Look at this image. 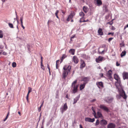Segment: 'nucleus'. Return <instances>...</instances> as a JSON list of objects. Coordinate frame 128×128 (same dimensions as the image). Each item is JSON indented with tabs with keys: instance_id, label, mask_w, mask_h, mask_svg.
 <instances>
[{
	"instance_id": "obj_60",
	"label": "nucleus",
	"mask_w": 128,
	"mask_h": 128,
	"mask_svg": "<svg viewBox=\"0 0 128 128\" xmlns=\"http://www.w3.org/2000/svg\"><path fill=\"white\" fill-rule=\"evenodd\" d=\"M44 101H43L42 102V104H41V105H40V107H41V108L42 107V106L43 104H44Z\"/></svg>"
},
{
	"instance_id": "obj_28",
	"label": "nucleus",
	"mask_w": 128,
	"mask_h": 128,
	"mask_svg": "<svg viewBox=\"0 0 128 128\" xmlns=\"http://www.w3.org/2000/svg\"><path fill=\"white\" fill-rule=\"evenodd\" d=\"M66 57V56L64 54L62 55V57L60 63H61L63 61V60Z\"/></svg>"
},
{
	"instance_id": "obj_1",
	"label": "nucleus",
	"mask_w": 128,
	"mask_h": 128,
	"mask_svg": "<svg viewBox=\"0 0 128 128\" xmlns=\"http://www.w3.org/2000/svg\"><path fill=\"white\" fill-rule=\"evenodd\" d=\"M118 88H116L118 90V92H119V95H116V98L118 99H120L122 97L124 99L127 98V96H126L125 92L122 86L119 87Z\"/></svg>"
},
{
	"instance_id": "obj_37",
	"label": "nucleus",
	"mask_w": 128,
	"mask_h": 128,
	"mask_svg": "<svg viewBox=\"0 0 128 128\" xmlns=\"http://www.w3.org/2000/svg\"><path fill=\"white\" fill-rule=\"evenodd\" d=\"M16 64L15 62H13L12 64V66L14 67V68L16 67Z\"/></svg>"
},
{
	"instance_id": "obj_25",
	"label": "nucleus",
	"mask_w": 128,
	"mask_h": 128,
	"mask_svg": "<svg viewBox=\"0 0 128 128\" xmlns=\"http://www.w3.org/2000/svg\"><path fill=\"white\" fill-rule=\"evenodd\" d=\"M97 115L98 116V117H97L98 118H101L103 117L101 113L100 112H97Z\"/></svg>"
},
{
	"instance_id": "obj_40",
	"label": "nucleus",
	"mask_w": 128,
	"mask_h": 128,
	"mask_svg": "<svg viewBox=\"0 0 128 128\" xmlns=\"http://www.w3.org/2000/svg\"><path fill=\"white\" fill-rule=\"evenodd\" d=\"M28 88V93H30V92H31L32 91V88H31L30 87H29Z\"/></svg>"
},
{
	"instance_id": "obj_16",
	"label": "nucleus",
	"mask_w": 128,
	"mask_h": 128,
	"mask_svg": "<svg viewBox=\"0 0 128 128\" xmlns=\"http://www.w3.org/2000/svg\"><path fill=\"white\" fill-rule=\"evenodd\" d=\"M114 98L113 97H108L106 102L108 103H110L112 102Z\"/></svg>"
},
{
	"instance_id": "obj_59",
	"label": "nucleus",
	"mask_w": 128,
	"mask_h": 128,
	"mask_svg": "<svg viewBox=\"0 0 128 128\" xmlns=\"http://www.w3.org/2000/svg\"><path fill=\"white\" fill-rule=\"evenodd\" d=\"M41 107H40L38 109V110L39 112H40V111L41 110Z\"/></svg>"
},
{
	"instance_id": "obj_5",
	"label": "nucleus",
	"mask_w": 128,
	"mask_h": 128,
	"mask_svg": "<svg viewBox=\"0 0 128 128\" xmlns=\"http://www.w3.org/2000/svg\"><path fill=\"white\" fill-rule=\"evenodd\" d=\"M68 107L66 103L64 104V105L62 106L60 108V110L62 114L66 111L68 109Z\"/></svg>"
},
{
	"instance_id": "obj_61",
	"label": "nucleus",
	"mask_w": 128,
	"mask_h": 128,
	"mask_svg": "<svg viewBox=\"0 0 128 128\" xmlns=\"http://www.w3.org/2000/svg\"><path fill=\"white\" fill-rule=\"evenodd\" d=\"M75 36V35H74V36H72L71 38V40L72 39L74 38Z\"/></svg>"
},
{
	"instance_id": "obj_8",
	"label": "nucleus",
	"mask_w": 128,
	"mask_h": 128,
	"mask_svg": "<svg viewBox=\"0 0 128 128\" xmlns=\"http://www.w3.org/2000/svg\"><path fill=\"white\" fill-rule=\"evenodd\" d=\"M90 79V77H84L82 78V81L84 82V83L85 84H86L89 81Z\"/></svg>"
},
{
	"instance_id": "obj_30",
	"label": "nucleus",
	"mask_w": 128,
	"mask_h": 128,
	"mask_svg": "<svg viewBox=\"0 0 128 128\" xmlns=\"http://www.w3.org/2000/svg\"><path fill=\"white\" fill-rule=\"evenodd\" d=\"M79 16L82 17L81 18H83L84 16V14L82 12H81L79 13Z\"/></svg>"
},
{
	"instance_id": "obj_33",
	"label": "nucleus",
	"mask_w": 128,
	"mask_h": 128,
	"mask_svg": "<svg viewBox=\"0 0 128 128\" xmlns=\"http://www.w3.org/2000/svg\"><path fill=\"white\" fill-rule=\"evenodd\" d=\"M53 22L50 19H49L48 22L47 24L48 26H49V23H53Z\"/></svg>"
},
{
	"instance_id": "obj_27",
	"label": "nucleus",
	"mask_w": 128,
	"mask_h": 128,
	"mask_svg": "<svg viewBox=\"0 0 128 128\" xmlns=\"http://www.w3.org/2000/svg\"><path fill=\"white\" fill-rule=\"evenodd\" d=\"M103 9L105 10L106 12L108 11V9L107 8V6L106 5H104L103 6Z\"/></svg>"
},
{
	"instance_id": "obj_17",
	"label": "nucleus",
	"mask_w": 128,
	"mask_h": 128,
	"mask_svg": "<svg viewBox=\"0 0 128 128\" xmlns=\"http://www.w3.org/2000/svg\"><path fill=\"white\" fill-rule=\"evenodd\" d=\"M98 32L99 35L102 36L104 34L102 32V29L101 28H99L98 29Z\"/></svg>"
},
{
	"instance_id": "obj_29",
	"label": "nucleus",
	"mask_w": 128,
	"mask_h": 128,
	"mask_svg": "<svg viewBox=\"0 0 128 128\" xmlns=\"http://www.w3.org/2000/svg\"><path fill=\"white\" fill-rule=\"evenodd\" d=\"M83 20V18H80V20H79L80 22H87L88 21V20Z\"/></svg>"
},
{
	"instance_id": "obj_6",
	"label": "nucleus",
	"mask_w": 128,
	"mask_h": 128,
	"mask_svg": "<svg viewBox=\"0 0 128 128\" xmlns=\"http://www.w3.org/2000/svg\"><path fill=\"white\" fill-rule=\"evenodd\" d=\"M99 107L101 109L107 112H108L109 109L108 107L103 104L100 105L99 106Z\"/></svg>"
},
{
	"instance_id": "obj_55",
	"label": "nucleus",
	"mask_w": 128,
	"mask_h": 128,
	"mask_svg": "<svg viewBox=\"0 0 128 128\" xmlns=\"http://www.w3.org/2000/svg\"><path fill=\"white\" fill-rule=\"evenodd\" d=\"M92 110L93 112H94L95 111L94 108L93 106L92 107Z\"/></svg>"
},
{
	"instance_id": "obj_50",
	"label": "nucleus",
	"mask_w": 128,
	"mask_h": 128,
	"mask_svg": "<svg viewBox=\"0 0 128 128\" xmlns=\"http://www.w3.org/2000/svg\"><path fill=\"white\" fill-rule=\"evenodd\" d=\"M41 68H42L44 70V66H43V64H42V66L41 64Z\"/></svg>"
},
{
	"instance_id": "obj_44",
	"label": "nucleus",
	"mask_w": 128,
	"mask_h": 128,
	"mask_svg": "<svg viewBox=\"0 0 128 128\" xmlns=\"http://www.w3.org/2000/svg\"><path fill=\"white\" fill-rule=\"evenodd\" d=\"M114 32H109L108 33V35L111 34L112 36L114 35Z\"/></svg>"
},
{
	"instance_id": "obj_41",
	"label": "nucleus",
	"mask_w": 128,
	"mask_h": 128,
	"mask_svg": "<svg viewBox=\"0 0 128 128\" xmlns=\"http://www.w3.org/2000/svg\"><path fill=\"white\" fill-rule=\"evenodd\" d=\"M110 16V14H108L105 16V18L106 19L108 20Z\"/></svg>"
},
{
	"instance_id": "obj_45",
	"label": "nucleus",
	"mask_w": 128,
	"mask_h": 128,
	"mask_svg": "<svg viewBox=\"0 0 128 128\" xmlns=\"http://www.w3.org/2000/svg\"><path fill=\"white\" fill-rule=\"evenodd\" d=\"M113 38H109L108 39V41L109 42H110L113 39Z\"/></svg>"
},
{
	"instance_id": "obj_4",
	"label": "nucleus",
	"mask_w": 128,
	"mask_h": 128,
	"mask_svg": "<svg viewBox=\"0 0 128 128\" xmlns=\"http://www.w3.org/2000/svg\"><path fill=\"white\" fill-rule=\"evenodd\" d=\"M76 82L77 80H76L73 82L72 84V87L73 88L72 92L74 94H75L76 93L78 90V85L75 84L76 83Z\"/></svg>"
},
{
	"instance_id": "obj_48",
	"label": "nucleus",
	"mask_w": 128,
	"mask_h": 128,
	"mask_svg": "<svg viewBox=\"0 0 128 128\" xmlns=\"http://www.w3.org/2000/svg\"><path fill=\"white\" fill-rule=\"evenodd\" d=\"M60 60H58L56 61V66H58V64L57 63L58 62H59Z\"/></svg>"
},
{
	"instance_id": "obj_31",
	"label": "nucleus",
	"mask_w": 128,
	"mask_h": 128,
	"mask_svg": "<svg viewBox=\"0 0 128 128\" xmlns=\"http://www.w3.org/2000/svg\"><path fill=\"white\" fill-rule=\"evenodd\" d=\"M126 54V52L125 50L124 51H123L120 54V56L121 57H122L123 56H124Z\"/></svg>"
},
{
	"instance_id": "obj_23",
	"label": "nucleus",
	"mask_w": 128,
	"mask_h": 128,
	"mask_svg": "<svg viewBox=\"0 0 128 128\" xmlns=\"http://www.w3.org/2000/svg\"><path fill=\"white\" fill-rule=\"evenodd\" d=\"M83 10L84 12L86 13L88 11V8L85 6H84L83 8Z\"/></svg>"
},
{
	"instance_id": "obj_62",
	"label": "nucleus",
	"mask_w": 128,
	"mask_h": 128,
	"mask_svg": "<svg viewBox=\"0 0 128 128\" xmlns=\"http://www.w3.org/2000/svg\"><path fill=\"white\" fill-rule=\"evenodd\" d=\"M80 128H83L82 127L81 124L80 125Z\"/></svg>"
},
{
	"instance_id": "obj_49",
	"label": "nucleus",
	"mask_w": 128,
	"mask_h": 128,
	"mask_svg": "<svg viewBox=\"0 0 128 128\" xmlns=\"http://www.w3.org/2000/svg\"><path fill=\"white\" fill-rule=\"evenodd\" d=\"M47 67L48 68V70H50V68L49 67V66L48 64L47 65Z\"/></svg>"
},
{
	"instance_id": "obj_35",
	"label": "nucleus",
	"mask_w": 128,
	"mask_h": 128,
	"mask_svg": "<svg viewBox=\"0 0 128 128\" xmlns=\"http://www.w3.org/2000/svg\"><path fill=\"white\" fill-rule=\"evenodd\" d=\"M100 122H99V120H98L97 119L96 121V122L95 123V125L96 126H98V125L100 123Z\"/></svg>"
},
{
	"instance_id": "obj_15",
	"label": "nucleus",
	"mask_w": 128,
	"mask_h": 128,
	"mask_svg": "<svg viewBox=\"0 0 128 128\" xmlns=\"http://www.w3.org/2000/svg\"><path fill=\"white\" fill-rule=\"evenodd\" d=\"M112 72L111 70H110L108 72L107 74V76L110 78H112Z\"/></svg>"
},
{
	"instance_id": "obj_18",
	"label": "nucleus",
	"mask_w": 128,
	"mask_h": 128,
	"mask_svg": "<svg viewBox=\"0 0 128 128\" xmlns=\"http://www.w3.org/2000/svg\"><path fill=\"white\" fill-rule=\"evenodd\" d=\"M80 98V95L77 96L74 99V102L73 104H74L76 103L77 102V101L79 100Z\"/></svg>"
},
{
	"instance_id": "obj_22",
	"label": "nucleus",
	"mask_w": 128,
	"mask_h": 128,
	"mask_svg": "<svg viewBox=\"0 0 128 128\" xmlns=\"http://www.w3.org/2000/svg\"><path fill=\"white\" fill-rule=\"evenodd\" d=\"M86 65L85 62L83 60L82 61V63L80 66V68H84Z\"/></svg>"
},
{
	"instance_id": "obj_54",
	"label": "nucleus",
	"mask_w": 128,
	"mask_h": 128,
	"mask_svg": "<svg viewBox=\"0 0 128 128\" xmlns=\"http://www.w3.org/2000/svg\"><path fill=\"white\" fill-rule=\"evenodd\" d=\"M96 100V99H93L90 101V102H93Z\"/></svg>"
},
{
	"instance_id": "obj_57",
	"label": "nucleus",
	"mask_w": 128,
	"mask_h": 128,
	"mask_svg": "<svg viewBox=\"0 0 128 128\" xmlns=\"http://www.w3.org/2000/svg\"><path fill=\"white\" fill-rule=\"evenodd\" d=\"M21 25L22 28H23L24 29L25 28V27L23 26V23L21 24Z\"/></svg>"
},
{
	"instance_id": "obj_64",
	"label": "nucleus",
	"mask_w": 128,
	"mask_h": 128,
	"mask_svg": "<svg viewBox=\"0 0 128 128\" xmlns=\"http://www.w3.org/2000/svg\"><path fill=\"white\" fill-rule=\"evenodd\" d=\"M106 47V45L104 44L102 46V47Z\"/></svg>"
},
{
	"instance_id": "obj_10",
	"label": "nucleus",
	"mask_w": 128,
	"mask_h": 128,
	"mask_svg": "<svg viewBox=\"0 0 128 128\" xmlns=\"http://www.w3.org/2000/svg\"><path fill=\"white\" fill-rule=\"evenodd\" d=\"M103 59V57L99 56L98 58L96 59V61L97 62L100 63L102 61Z\"/></svg>"
},
{
	"instance_id": "obj_43",
	"label": "nucleus",
	"mask_w": 128,
	"mask_h": 128,
	"mask_svg": "<svg viewBox=\"0 0 128 128\" xmlns=\"http://www.w3.org/2000/svg\"><path fill=\"white\" fill-rule=\"evenodd\" d=\"M99 75L101 77H104L105 78L103 74V73H100V74Z\"/></svg>"
},
{
	"instance_id": "obj_24",
	"label": "nucleus",
	"mask_w": 128,
	"mask_h": 128,
	"mask_svg": "<svg viewBox=\"0 0 128 128\" xmlns=\"http://www.w3.org/2000/svg\"><path fill=\"white\" fill-rule=\"evenodd\" d=\"M86 84L84 83L83 84L80 85V90L83 89L84 88Z\"/></svg>"
},
{
	"instance_id": "obj_26",
	"label": "nucleus",
	"mask_w": 128,
	"mask_h": 128,
	"mask_svg": "<svg viewBox=\"0 0 128 128\" xmlns=\"http://www.w3.org/2000/svg\"><path fill=\"white\" fill-rule=\"evenodd\" d=\"M75 50L73 49H70L69 50V52L72 55H74V54Z\"/></svg>"
},
{
	"instance_id": "obj_56",
	"label": "nucleus",
	"mask_w": 128,
	"mask_h": 128,
	"mask_svg": "<svg viewBox=\"0 0 128 128\" xmlns=\"http://www.w3.org/2000/svg\"><path fill=\"white\" fill-rule=\"evenodd\" d=\"M111 29L112 30H114L115 29V28L114 26H112V27L111 28Z\"/></svg>"
},
{
	"instance_id": "obj_14",
	"label": "nucleus",
	"mask_w": 128,
	"mask_h": 128,
	"mask_svg": "<svg viewBox=\"0 0 128 128\" xmlns=\"http://www.w3.org/2000/svg\"><path fill=\"white\" fill-rule=\"evenodd\" d=\"M124 80L128 79V73L124 72L122 74Z\"/></svg>"
},
{
	"instance_id": "obj_36",
	"label": "nucleus",
	"mask_w": 128,
	"mask_h": 128,
	"mask_svg": "<svg viewBox=\"0 0 128 128\" xmlns=\"http://www.w3.org/2000/svg\"><path fill=\"white\" fill-rule=\"evenodd\" d=\"M93 114L94 115V116L96 118H98L96 116V113L95 112V111L94 112H93Z\"/></svg>"
},
{
	"instance_id": "obj_42",
	"label": "nucleus",
	"mask_w": 128,
	"mask_h": 128,
	"mask_svg": "<svg viewBox=\"0 0 128 128\" xmlns=\"http://www.w3.org/2000/svg\"><path fill=\"white\" fill-rule=\"evenodd\" d=\"M59 12V10H57L56 11V12L55 13V14L56 16H58V14Z\"/></svg>"
},
{
	"instance_id": "obj_51",
	"label": "nucleus",
	"mask_w": 128,
	"mask_h": 128,
	"mask_svg": "<svg viewBox=\"0 0 128 128\" xmlns=\"http://www.w3.org/2000/svg\"><path fill=\"white\" fill-rule=\"evenodd\" d=\"M42 56L41 57V66H42Z\"/></svg>"
},
{
	"instance_id": "obj_9",
	"label": "nucleus",
	"mask_w": 128,
	"mask_h": 128,
	"mask_svg": "<svg viewBox=\"0 0 128 128\" xmlns=\"http://www.w3.org/2000/svg\"><path fill=\"white\" fill-rule=\"evenodd\" d=\"M100 124L101 126H105L107 124V122L105 120H100Z\"/></svg>"
},
{
	"instance_id": "obj_13",
	"label": "nucleus",
	"mask_w": 128,
	"mask_h": 128,
	"mask_svg": "<svg viewBox=\"0 0 128 128\" xmlns=\"http://www.w3.org/2000/svg\"><path fill=\"white\" fill-rule=\"evenodd\" d=\"M96 84L99 88H100V87L103 88L104 87L103 83L101 82H97Z\"/></svg>"
},
{
	"instance_id": "obj_20",
	"label": "nucleus",
	"mask_w": 128,
	"mask_h": 128,
	"mask_svg": "<svg viewBox=\"0 0 128 128\" xmlns=\"http://www.w3.org/2000/svg\"><path fill=\"white\" fill-rule=\"evenodd\" d=\"M97 5L100 6L102 4V2L101 0H96Z\"/></svg>"
},
{
	"instance_id": "obj_53",
	"label": "nucleus",
	"mask_w": 128,
	"mask_h": 128,
	"mask_svg": "<svg viewBox=\"0 0 128 128\" xmlns=\"http://www.w3.org/2000/svg\"><path fill=\"white\" fill-rule=\"evenodd\" d=\"M3 54L4 55H6L7 54V53L5 52H4L3 53Z\"/></svg>"
},
{
	"instance_id": "obj_46",
	"label": "nucleus",
	"mask_w": 128,
	"mask_h": 128,
	"mask_svg": "<svg viewBox=\"0 0 128 128\" xmlns=\"http://www.w3.org/2000/svg\"><path fill=\"white\" fill-rule=\"evenodd\" d=\"M120 64L118 62H116V66H120Z\"/></svg>"
},
{
	"instance_id": "obj_39",
	"label": "nucleus",
	"mask_w": 128,
	"mask_h": 128,
	"mask_svg": "<svg viewBox=\"0 0 128 128\" xmlns=\"http://www.w3.org/2000/svg\"><path fill=\"white\" fill-rule=\"evenodd\" d=\"M114 20V19H113L111 21L108 22L107 23V24H109L110 25H112L113 24V22L112 21Z\"/></svg>"
},
{
	"instance_id": "obj_34",
	"label": "nucleus",
	"mask_w": 128,
	"mask_h": 128,
	"mask_svg": "<svg viewBox=\"0 0 128 128\" xmlns=\"http://www.w3.org/2000/svg\"><path fill=\"white\" fill-rule=\"evenodd\" d=\"M10 28H14V26L13 24L10 23H9L8 24Z\"/></svg>"
},
{
	"instance_id": "obj_3",
	"label": "nucleus",
	"mask_w": 128,
	"mask_h": 128,
	"mask_svg": "<svg viewBox=\"0 0 128 128\" xmlns=\"http://www.w3.org/2000/svg\"><path fill=\"white\" fill-rule=\"evenodd\" d=\"M114 78L117 81L115 83V85L116 88H118L119 87L122 86L121 84L120 78L118 75L117 74H114Z\"/></svg>"
},
{
	"instance_id": "obj_2",
	"label": "nucleus",
	"mask_w": 128,
	"mask_h": 128,
	"mask_svg": "<svg viewBox=\"0 0 128 128\" xmlns=\"http://www.w3.org/2000/svg\"><path fill=\"white\" fill-rule=\"evenodd\" d=\"M71 66L70 65L68 66L65 65L63 68L64 71L62 74V78L65 80L67 77V76L70 71Z\"/></svg>"
},
{
	"instance_id": "obj_11",
	"label": "nucleus",
	"mask_w": 128,
	"mask_h": 128,
	"mask_svg": "<svg viewBox=\"0 0 128 128\" xmlns=\"http://www.w3.org/2000/svg\"><path fill=\"white\" fill-rule=\"evenodd\" d=\"M115 124L112 123L109 124L107 126V128H115L116 127Z\"/></svg>"
},
{
	"instance_id": "obj_47",
	"label": "nucleus",
	"mask_w": 128,
	"mask_h": 128,
	"mask_svg": "<svg viewBox=\"0 0 128 128\" xmlns=\"http://www.w3.org/2000/svg\"><path fill=\"white\" fill-rule=\"evenodd\" d=\"M99 128H106V127L105 126H101L99 127Z\"/></svg>"
},
{
	"instance_id": "obj_63",
	"label": "nucleus",
	"mask_w": 128,
	"mask_h": 128,
	"mask_svg": "<svg viewBox=\"0 0 128 128\" xmlns=\"http://www.w3.org/2000/svg\"><path fill=\"white\" fill-rule=\"evenodd\" d=\"M104 50H103L101 52V54H103L104 53Z\"/></svg>"
},
{
	"instance_id": "obj_52",
	"label": "nucleus",
	"mask_w": 128,
	"mask_h": 128,
	"mask_svg": "<svg viewBox=\"0 0 128 128\" xmlns=\"http://www.w3.org/2000/svg\"><path fill=\"white\" fill-rule=\"evenodd\" d=\"M8 116H6V118L4 120H3L4 121H5L8 118Z\"/></svg>"
},
{
	"instance_id": "obj_58",
	"label": "nucleus",
	"mask_w": 128,
	"mask_h": 128,
	"mask_svg": "<svg viewBox=\"0 0 128 128\" xmlns=\"http://www.w3.org/2000/svg\"><path fill=\"white\" fill-rule=\"evenodd\" d=\"M4 47V46H3L1 45L0 46V48L1 49H3V48Z\"/></svg>"
},
{
	"instance_id": "obj_7",
	"label": "nucleus",
	"mask_w": 128,
	"mask_h": 128,
	"mask_svg": "<svg viewBox=\"0 0 128 128\" xmlns=\"http://www.w3.org/2000/svg\"><path fill=\"white\" fill-rule=\"evenodd\" d=\"M75 15V13L74 12H72L68 16L67 19V20L69 21L70 20V19H72L73 17Z\"/></svg>"
},
{
	"instance_id": "obj_19",
	"label": "nucleus",
	"mask_w": 128,
	"mask_h": 128,
	"mask_svg": "<svg viewBox=\"0 0 128 128\" xmlns=\"http://www.w3.org/2000/svg\"><path fill=\"white\" fill-rule=\"evenodd\" d=\"M82 57L84 58L87 60H90V57L88 55L84 54L82 56Z\"/></svg>"
},
{
	"instance_id": "obj_32",
	"label": "nucleus",
	"mask_w": 128,
	"mask_h": 128,
	"mask_svg": "<svg viewBox=\"0 0 128 128\" xmlns=\"http://www.w3.org/2000/svg\"><path fill=\"white\" fill-rule=\"evenodd\" d=\"M3 36V34L2 32L0 30V38H2Z\"/></svg>"
},
{
	"instance_id": "obj_38",
	"label": "nucleus",
	"mask_w": 128,
	"mask_h": 128,
	"mask_svg": "<svg viewBox=\"0 0 128 128\" xmlns=\"http://www.w3.org/2000/svg\"><path fill=\"white\" fill-rule=\"evenodd\" d=\"M23 16H22L20 18V21L21 23V24L23 23L22 20H23Z\"/></svg>"
},
{
	"instance_id": "obj_12",
	"label": "nucleus",
	"mask_w": 128,
	"mask_h": 128,
	"mask_svg": "<svg viewBox=\"0 0 128 128\" xmlns=\"http://www.w3.org/2000/svg\"><path fill=\"white\" fill-rule=\"evenodd\" d=\"M95 119L94 118L91 119L90 118H85V120L86 122H93L94 121Z\"/></svg>"
},
{
	"instance_id": "obj_21",
	"label": "nucleus",
	"mask_w": 128,
	"mask_h": 128,
	"mask_svg": "<svg viewBox=\"0 0 128 128\" xmlns=\"http://www.w3.org/2000/svg\"><path fill=\"white\" fill-rule=\"evenodd\" d=\"M73 60L74 62L76 64L78 63V58L75 56H74Z\"/></svg>"
}]
</instances>
